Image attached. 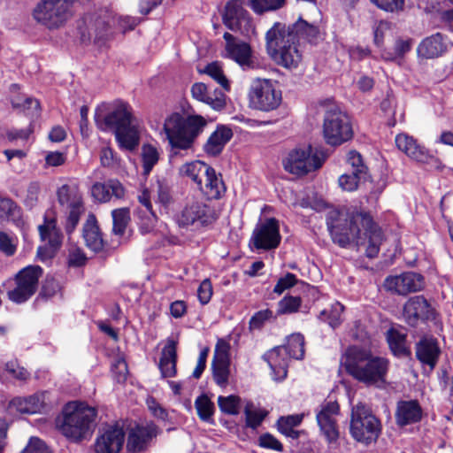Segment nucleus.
<instances>
[{
    "mask_svg": "<svg viewBox=\"0 0 453 453\" xmlns=\"http://www.w3.org/2000/svg\"><path fill=\"white\" fill-rule=\"evenodd\" d=\"M40 239L42 242L37 250V257L42 261L52 258L62 246L63 234L57 226L54 216L45 214L44 221L38 226Z\"/></svg>",
    "mask_w": 453,
    "mask_h": 453,
    "instance_id": "obj_14",
    "label": "nucleus"
},
{
    "mask_svg": "<svg viewBox=\"0 0 453 453\" xmlns=\"http://www.w3.org/2000/svg\"><path fill=\"white\" fill-rule=\"evenodd\" d=\"M111 372L118 382H123L128 372L127 365L122 357H118L111 365Z\"/></svg>",
    "mask_w": 453,
    "mask_h": 453,
    "instance_id": "obj_61",
    "label": "nucleus"
},
{
    "mask_svg": "<svg viewBox=\"0 0 453 453\" xmlns=\"http://www.w3.org/2000/svg\"><path fill=\"white\" fill-rule=\"evenodd\" d=\"M297 282V279L295 274L288 273L284 277L278 280L276 285L273 288V292L281 295L285 290L292 288Z\"/></svg>",
    "mask_w": 453,
    "mask_h": 453,
    "instance_id": "obj_62",
    "label": "nucleus"
},
{
    "mask_svg": "<svg viewBox=\"0 0 453 453\" xmlns=\"http://www.w3.org/2000/svg\"><path fill=\"white\" fill-rule=\"evenodd\" d=\"M248 96L252 108L266 112L276 110L282 101L281 91L276 82L270 79L253 80Z\"/></svg>",
    "mask_w": 453,
    "mask_h": 453,
    "instance_id": "obj_10",
    "label": "nucleus"
},
{
    "mask_svg": "<svg viewBox=\"0 0 453 453\" xmlns=\"http://www.w3.org/2000/svg\"><path fill=\"white\" fill-rule=\"evenodd\" d=\"M341 363L348 373L360 382L378 388L386 383L389 361L385 357L373 356L366 349L349 347Z\"/></svg>",
    "mask_w": 453,
    "mask_h": 453,
    "instance_id": "obj_3",
    "label": "nucleus"
},
{
    "mask_svg": "<svg viewBox=\"0 0 453 453\" xmlns=\"http://www.w3.org/2000/svg\"><path fill=\"white\" fill-rule=\"evenodd\" d=\"M218 404L222 412L228 415H235L239 411L240 398L234 395L219 396Z\"/></svg>",
    "mask_w": 453,
    "mask_h": 453,
    "instance_id": "obj_52",
    "label": "nucleus"
},
{
    "mask_svg": "<svg viewBox=\"0 0 453 453\" xmlns=\"http://www.w3.org/2000/svg\"><path fill=\"white\" fill-rule=\"evenodd\" d=\"M218 216L213 208L202 200L190 199L174 215V221L180 228L202 233L209 228Z\"/></svg>",
    "mask_w": 453,
    "mask_h": 453,
    "instance_id": "obj_7",
    "label": "nucleus"
},
{
    "mask_svg": "<svg viewBox=\"0 0 453 453\" xmlns=\"http://www.w3.org/2000/svg\"><path fill=\"white\" fill-rule=\"evenodd\" d=\"M390 24L386 21H380L373 29V41L377 47H382L384 39L390 33Z\"/></svg>",
    "mask_w": 453,
    "mask_h": 453,
    "instance_id": "obj_60",
    "label": "nucleus"
},
{
    "mask_svg": "<svg viewBox=\"0 0 453 453\" xmlns=\"http://www.w3.org/2000/svg\"><path fill=\"white\" fill-rule=\"evenodd\" d=\"M100 162L104 167L114 168L119 165V159L111 148L104 146L100 150Z\"/></svg>",
    "mask_w": 453,
    "mask_h": 453,
    "instance_id": "obj_57",
    "label": "nucleus"
},
{
    "mask_svg": "<svg viewBox=\"0 0 453 453\" xmlns=\"http://www.w3.org/2000/svg\"><path fill=\"white\" fill-rule=\"evenodd\" d=\"M302 419V415L281 417L277 423L278 430L288 437L297 438L298 434L294 430V427L300 425Z\"/></svg>",
    "mask_w": 453,
    "mask_h": 453,
    "instance_id": "obj_42",
    "label": "nucleus"
},
{
    "mask_svg": "<svg viewBox=\"0 0 453 453\" xmlns=\"http://www.w3.org/2000/svg\"><path fill=\"white\" fill-rule=\"evenodd\" d=\"M206 125V119L201 115L192 114L185 118L179 112H173L166 116L162 134L171 147V157L176 156L179 150L191 149Z\"/></svg>",
    "mask_w": 453,
    "mask_h": 453,
    "instance_id": "obj_4",
    "label": "nucleus"
},
{
    "mask_svg": "<svg viewBox=\"0 0 453 453\" xmlns=\"http://www.w3.org/2000/svg\"><path fill=\"white\" fill-rule=\"evenodd\" d=\"M197 188L208 199H219L226 191L221 176L218 175L215 170L210 165L207 173H204L201 180V184L197 186Z\"/></svg>",
    "mask_w": 453,
    "mask_h": 453,
    "instance_id": "obj_26",
    "label": "nucleus"
},
{
    "mask_svg": "<svg viewBox=\"0 0 453 453\" xmlns=\"http://www.w3.org/2000/svg\"><path fill=\"white\" fill-rule=\"evenodd\" d=\"M73 0H41L33 11L34 19L50 29L62 27L73 14Z\"/></svg>",
    "mask_w": 453,
    "mask_h": 453,
    "instance_id": "obj_9",
    "label": "nucleus"
},
{
    "mask_svg": "<svg viewBox=\"0 0 453 453\" xmlns=\"http://www.w3.org/2000/svg\"><path fill=\"white\" fill-rule=\"evenodd\" d=\"M111 216L113 220V232L116 234H123L130 219L129 210L127 208L113 210Z\"/></svg>",
    "mask_w": 453,
    "mask_h": 453,
    "instance_id": "obj_50",
    "label": "nucleus"
},
{
    "mask_svg": "<svg viewBox=\"0 0 453 453\" xmlns=\"http://www.w3.org/2000/svg\"><path fill=\"white\" fill-rule=\"evenodd\" d=\"M125 441L122 428L111 426L105 429L96 440V453H119Z\"/></svg>",
    "mask_w": 453,
    "mask_h": 453,
    "instance_id": "obj_22",
    "label": "nucleus"
},
{
    "mask_svg": "<svg viewBox=\"0 0 453 453\" xmlns=\"http://www.w3.org/2000/svg\"><path fill=\"white\" fill-rule=\"evenodd\" d=\"M12 106L20 109L31 117H35L39 113L40 104L36 99L27 97L23 100L13 101Z\"/></svg>",
    "mask_w": 453,
    "mask_h": 453,
    "instance_id": "obj_54",
    "label": "nucleus"
},
{
    "mask_svg": "<svg viewBox=\"0 0 453 453\" xmlns=\"http://www.w3.org/2000/svg\"><path fill=\"white\" fill-rule=\"evenodd\" d=\"M143 175H149L154 165L157 163L159 154L157 150L150 144L142 146V151Z\"/></svg>",
    "mask_w": 453,
    "mask_h": 453,
    "instance_id": "obj_45",
    "label": "nucleus"
},
{
    "mask_svg": "<svg viewBox=\"0 0 453 453\" xmlns=\"http://www.w3.org/2000/svg\"><path fill=\"white\" fill-rule=\"evenodd\" d=\"M323 136L331 146H339L353 136V130L349 117L337 107H330L324 118Z\"/></svg>",
    "mask_w": 453,
    "mask_h": 453,
    "instance_id": "obj_11",
    "label": "nucleus"
},
{
    "mask_svg": "<svg viewBox=\"0 0 453 453\" xmlns=\"http://www.w3.org/2000/svg\"><path fill=\"white\" fill-rule=\"evenodd\" d=\"M230 361H212L213 378L219 386H225L228 381Z\"/></svg>",
    "mask_w": 453,
    "mask_h": 453,
    "instance_id": "obj_51",
    "label": "nucleus"
},
{
    "mask_svg": "<svg viewBox=\"0 0 453 453\" xmlns=\"http://www.w3.org/2000/svg\"><path fill=\"white\" fill-rule=\"evenodd\" d=\"M223 22L230 30L240 31L244 35L255 34L252 19L239 0H231L226 4Z\"/></svg>",
    "mask_w": 453,
    "mask_h": 453,
    "instance_id": "obj_17",
    "label": "nucleus"
},
{
    "mask_svg": "<svg viewBox=\"0 0 453 453\" xmlns=\"http://www.w3.org/2000/svg\"><path fill=\"white\" fill-rule=\"evenodd\" d=\"M422 410L415 400L400 401L395 411V421L397 425L403 426L416 423L421 419Z\"/></svg>",
    "mask_w": 453,
    "mask_h": 453,
    "instance_id": "obj_30",
    "label": "nucleus"
},
{
    "mask_svg": "<svg viewBox=\"0 0 453 453\" xmlns=\"http://www.w3.org/2000/svg\"><path fill=\"white\" fill-rule=\"evenodd\" d=\"M84 22L88 27V36H94L95 40L100 41L106 39L111 33V24L115 23V18L104 13V16H88Z\"/></svg>",
    "mask_w": 453,
    "mask_h": 453,
    "instance_id": "obj_28",
    "label": "nucleus"
},
{
    "mask_svg": "<svg viewBox=\"0 0 453 453\" xmlns=\"http://www.w3.org/2000/svg\"><path fill=\"white\" fill-rule=\"evenodd\" d=\"M20 208L10 198L0 197V223L7 220L19 221Z\"/></svg>",
    "mask_w": 453,
    "mask_h": 453,
    "instance_id": "obj_41",
    "label": "nucleus"
},
{
    "mask_svg": "<svg viewBox=\"0 0 453 453\" xmlns=\"http://www.w3.org/2000/svg\"><path fill=\"white\" fill-rule=\"evenodd\" d=\"M287 27L291 30L298 41L300 38H305L310 42H315L319 35L318 27L309 24L303 19H299L294 24L287 25Z\"/></svg>",
    "mask_w": 453,
    "mask_h": 453,
    "instance_id": "obj_39",
    "label": "nucleus"
},
{
    "mask_svg": "<svg viewBox=\"0 0 453 453\" xmlns=\"http://www.w3.org/2000/svg\"><path fill=\"white\" fill-rule=\"evenodd\" d=\"M395 145L399 150L403 152L410 158L419 162L428 163L434 158L429 151L412 137L407 134H399L395 139Z\"/></svg>",
    "mask_w": 453,
    "mask_h": 453,
    "instance_id": "obj_23",
    "label": "nucleus"
},
{
    "mask_svg": "<svg viewBox=\"0 0 453 453\" xmlns=\"http://www.w3.org/2000/svg\"><path fill=\"white\" fill-rule=\"evenodd\" d=\"M209 165L200 160L187 162L180 165L178 173L181 178L188 179L196 187L201 184V180L207 173Z\"/></svg>",
    "mask_w": 453,
    "mask_h": 453,
    "instance_id": "obj_37",
    "label": "nucleus"
},
{
    "mask_svg": "<svg viewBox=\"0 0 453 453\" xmlns=\"http://www.w3.org/2000/svg\"><path fill=\"white\" fill-rule=\"evenodd\" d=\"M195 406L199 418L203 421H209L214 412V404L205 395H199L195 402Z\"/></svg>",
    "mask_w": 453,
    "mask_h": 453,
    "instance_id": "obj_49",
    "label": "nucleus"
},
{
    "mask_svg": "<svg viewBox=\"0 0 453 453\" xmlns=\"http://www.w3.org/2000/svg\"><path fill=\"white\" fill-rule=\"evenodd\" d=\"M58 202L67 214L65 229L68 233L74 230L84 212L82 196L76 185L64 184L58 188Z\"/></svg>",
    "mask_w": 453,
    "mask_h": 453,
    "instance_id": "obj_13",
    "label": "nucleus"
},
{
    "mask_svg": "<svg viewBox=\"0 0 453 453\" xmlns=\"http://www.w3.org/2000/svg\"><path fill=\"white\" fill-rule=\"evenodd\" d=\"M268 56L286 69H296L303 60L299 41L285 23L275 22L265 33Z\"/></svg>",
    "mask_w": 453,
    "mask_h": 453,
    "instance_id": "obj_5",
    "label": "nucleus"
},
{
    "mask_svg": "<svg viewBox=\"0 0 453 453\" xmlns=\"http://www.w3.org/2000/svg\"><path fill=\"white\" fill-rule=\"evenodd\" d=\"M96 414V410L84 402H69L57 418L56 426L67 439L79 441L92 432Z\"/></svg>",
    "mask_w": 453,
    "mask_h": 453,
    "instance_id": "obj_6",
    "label": "nucleus"
},
{
    "mask_svg": "<svg viewBox=\"0 0 453 453\" xmlns=\"http://www.w3.org/2000/svg\"><path fill=\"white\" fill-rule=\"evenodd\" d=\"M325 162L322 152L312 151L311 146L291 150L283 161L284 169L295 175H305L320 168Z\"/></svg>",
    "mask_w": 453,
    "mask_h": 453,
    "instance_id": "obj_12",
    "label": "nucleus"
},
{
    "mask_svg": "<svg viewBox=\"0 0 453 453\" xmlns=\"http://www.w3.org/2000/svg\"><path fill=\"white\" fill-rule=\"evenodd\" d=\"M343 311V306L335 302L330 307V309L323 310L319 314V319L326 321L333 328L338 326L342 322V313Z\"/></svg>",
    "mask_w": 453,
    "mask_h": 453,
    "instance_id": "obj_44",
    "label": "nucleus"
},
{
    "mask_svg": "<svg viewBox=\"0 0 453 453\" xmlns=\"http://www.w3.org/2000/svg\"><path fill=\"white\" fill-rule=\"evenodd\" d=\"M446 50V43L439 33L425 38L418 46V57L434 58L440 57Z\"/></svg>",
    "mask_w": 453,
    "mask_h": 453,
    "instance_id": "obj_34",
    "label": "nucleus"
},
{
    "mask_svg": "<svg viewBox=\"0 0 453 453\" xmlns=\"http://www.w3.org/2000/svg\"><path fill=\"white\" fill-rule=\"evenodd\" d=\"M233 136L232 130L226 126H218L210 135L203 146L204 151L210 156H218Z\"/></svg>",
    "mask_w": 453,
    "mask_h": 453,
    "instance_id": "obj_33",
    "label": "nucleus"
},
{
    "mask_svg": "<svg viewBox=\"0 0 453 453\" xmlns=\"http://www.w3.org/2000/svg\"><path fill=\"white\" fill-rule=\"evenodd\" d=\"M42 269L39 265H28L20 270L16 277V287L8 291V297L16 303H22L28 300L38 287Z\"/></svg>",
    "mask_w": 453,
    "mask_h": 453,
    "instance_id": "obj_15",
    "label": "nucleus"
},
{
    "mask_svg": "<svg viewBox=\"0 0 453 453\" xmlns=\"http://www.w3.org/2000/svg\"><path fill=\"white\" fill-rule=\"evenodd\" d=\"M21 453H50L45 442L38 437H31Z\"/></svg>",
    "mask_w": 453,
    "mask_h": 453,
    "instance_id": "obj_64",
    "label": "nucleus"
},
{
    "mask_svg": "<svg viewBox=\"0 0 453 453\" xmlns=\"http://www.w3.org/2000/svg\"><path fill=\"white\" fill-rule=\"evenodd\" d=\"M387 341L394 355L401 356L408 353L406 333L403 328H390L387 333Z\"/></svg>",
    "mask_w": 453,
    "mask_h": 453,
    "instance_id": "obj_38",
    "label": "nucleus"
},
{
    "mask_svg": "<svg viewBox=\"0 0 453 453\" xmlns=\"http://www.w3.org/2000/svg\"><path fill=\"white\" fill-rule=\"evenodd\" d=\"M46 392H41L28 397H16L11 401L10 408L26 414L41 412L46 405Z\"/></svg>",
    "mask_w": 453,
    "mask_h": 453,
    "instance_id": "obj_27",
    "label": "nucleus"
},
{
    "mask_svg": "<svg viewBox=\"0 0 453 453\" xmlns=\"http://www.w3.org/2000/svg\"><path fill=\"white\" fill-rule=\"evenodd\" d=\"M326 226L333 242L340 247L364 245L368 239L366 256L374 257L378 255L382 232L369 215L331 210L326 216Z\"/></svg>",
    "mask_w": 453,
    "mask_h": 453,
    "instance_id": "obj_1",
    "label": "nucleus"
},
{
    "mask_svg": "<svg viewBox=\"0 0 453 453\" xmlns=\"http://www.w3.org/2000/svg\"><path fill=\"white\" fill-rule=\"evenodd\" d=\"M87 257L82 249L72 246L68 250L67 264L70 267H80L86 264Z\"/></svg>",
    "mask_w": 453,
    "mask_h": 453,
    "instance_id": "obj_55",
    "label": "nucleus"
},
{
    "mask_svg": "<svg viewBox=\"0 0 453 453\" xmlns=\"http://www.w3.org/2000/svg\"><path fill=\"white\" fill-rule=\"evenodd\" d=\"M244 413L246 417V425L252 429L258 427L267 415L265 411L253 408L249 405L246 406Z\"/></svg>",
    "mask_w": 453,
    "mask_h": 453,
    "instance_id": "obj_53",
    "label": "nucleus"
},
{
    "mask_svg": "<svg viewBox=\"0 0 453 453\" xmlns=\"http://www.w3.org/2000/svg\"><path fill=\"white\" fill-rule=\"evenodd\" d=\"M16 239L5 232L0 231V250L7 256H12L16 251Z\"/></svg>",
    "mask_w": 453,
    "mask_h": 453,
    "instance_id": "obj_59",
    "label": "nucleus"
},
{
    "mask_svg": "<svg viewBox=\"0 0 453 453\" xmlns=\"http://www.w3.org/2000/svg\"><path fill=\"white\" fill-rule=\"evenodd\" d=\"M280 240L279 222L271 218L256 226L250 243L257 250H270L276 249L280 245Z\"/></svg>",
    "mask_w": 453,
    "mask_h": 453,
    "instance_id": "obj_16",
    "label": "nucleus"
},
{
    "mask_svg": "<svg viewBox=\"0 0 453 453\" xmlns=\"http://www.w3.org/2000/svg\"><path fill=\"white\" fill-rule=\"evenodd\" d=\"M82 236L86 246L91 250L99 252L103 250L104 240L94 215L88 217L83 226Z\"/></svg>",
    "mask_w": 453,
    "mask_h": 453,
    "instance_id": "obj_35",
    "label": "nucleus"
},
{
    "mask_svg": "<svg viewBox=\"0 0 453 453\" xmlns=\"http://www.w3.org/2000/svg\"><path fill=\"white\" fill-rule=\"evenodd\" d=\"M124 195V187L116 180L106 183L96 182L91 188V196L100 203L109 202L112 197L120 199Z\"/></svg>",
    "mask_w": 453,
    "mask_h": 453,
    "instance_id": "obj_29",
    "label": "nucleus"
},
{
    "mask_svg": "<svg viewBox=\"0 0 453 453\" xmlns=\"http://www.w3.org/2000/svg\"><path fill=\"white\" fill-rule=\"evenodd\" d=\"M177 342L168 339L162 349L158 369L162 378H173L177 373Z\"/></svg>",
    "mask_w": 453,
    "mask_h": 453,
    "instance_id": "obj_25",
    "label": "nucleus"
},
{
    "mask_svg": "<svg viewBox=\"0 0 453 453\" xmlns=\"http://www.w3.org/2000/svg\"><path fill=\"white\" fill-rule=\"evenodd\" d=\"M95 122L101 131L112 132L121 149L133 150L139 145L137 119L127 103L116 100L101 104L96 110Z\"/></svg>",
    "mask_w": 453,
    "mask_h": 453,
    "instance_id": "obj_2",
    "label": "nucleus"
},
{
    "mask_svg": "<svg viewBox=\"0 0 453 453\" xmlns=\"http://www.w3.org/2000/svg\"><path fill=\"white\" fill-rule=\"evenodd\" d=\"M213 289L211 282L209 279L203 280L197 289V297L201 304H207L211 296H212Z\"/></svg>",
    "mask_w": 453,
    "mask_h": 453,
    "instance_id": "obj_63",
    "label": "nucleus"
},
{
    "mask_svg": "<svg viewBox=\"0 0 453 453\" xmlns=\"http://www.w3.org/2000/svg\"><path fill=\"white\" fill-rule=\"evenodd\" d=\"M283 347L277 346L267 351L263 358L272 370V377L274 380L281 381L286 379L289 357L286 355Z\"/></svg>",
    "mask_w": 453,
    "mask_h": 453,
    "instance_id": "obj_24",
    "label": "nucleus"
},
{
    "mask_svg": "<svg viewBox=\"0 0 453 453\" xmlns=\"http://www.w3.org/2000/svg\"><path fill=\"white\" fill-rule=\"evenodd\" d=\"M223 37L226 41L224 57L234 60L243 71L253 70L257 67V63L253 57L249 43L237 41L233 35L227 32L224 34Z\"/></svg>",
    "mask_w": 453,
    "mask_h": 453,
    "instance_id": "obj_18",
    "label": "nucleus"
},
{
    "mask_svg": "<svg viewBox=\"0 0 453 453\" xmlns=\"http://www.w3.org/2000/svg\"><path fill=\"white\" fill-rule=\"evenodd\" d=\"M204 73L218 82L226 91L230 90V82L224 73L222 65L219 62L209 64L205 67Z\"/></svg>",
    "mask_w": 453,
    "mask_h": 453,
    "instance_id": "obj_47",
    "label": "nucleus"
},
{
    "mask_svg": "<svg viewBox=\"0 0 453 453\" xmlns=\"http://www.w3.org/2000/svg\"><path fill=\"white\" fill-rule=\"evenodd\" d=\"M365 179V176L351 172L342 174L338 179V184L343 191L353 192L357 189L359 183Z\"/></svg>",
    "mask_w": 453,
    "mask_h": 453,
    "instance_id": "obj_48",
    "label": "nucleus"
},
{
    "mask_svg": "<svg viewBox=\"0 0 453 453\" xmlns=\"http://www.w3.org/2000/svg\"><path fill=\"white\" fill-rule=\"evenodd\" d=\"M349 430L356 441L368 444L379 437L381 425L369 406L357 403L351 409Z\"/></svg>",
    "mask_w": 453,
    "mask_h": 453,
    "instance_id": "obj_8",
    "label": "nucleus"
},
{
    "mask_svg": "<svg viewBox=\"0 0 453 453\" xmlns=\"http://www.w3.org/2000/svg\"><path fill=\"white\" fill-rule=\"evenodd\" d=\"M429 314V304L420 296H414L407 301L403 308L406 321L414 326L418 319H426Z\"/></svg>",
    "mask_w": 453,
    "mask_h": 453,
    "instance_id": "obj_31",
    "label": "nucleus"
},
{
    "mask_svg": "<svg viewBox=\"0 0 453 453\" xmlns=\"http://www.w3.org/2000/svg\"><path fill=\"white\" fill-rule=\"evenodd\" d=\"M412 45V39L398 38L392 49H381L380 57L385 61L400 63L405 55L411 51Z\"/></svg>",
    "mask_w": 453,
    "mask_h": 453,
    "instance_id": "obj_36",
    "label": "nucleus"
},
{
    "mask_svg": "<svg viewBox=\"0 0 453 453\" xmlns=\"http://www.w3.org/2000/svg\"><path fill=\"white\" fill-rule=\"evenodd\" d=\"M422 275L408 272L399 275H390L385 279L384 288L390 292L398 295H407L411 292H417L424 287Z\"/></svg>",
    "mask_w": 453,
    "mask_h": 453,
    "instance_id": "obj_20",
    "label": "nucleus"
},
{
    "mask_svg": "<svg viewBox=\"0 0 453 453\" xmlns=\"http://www.w3.org/2000/svg\"><path fill=\"white\" fill-rule=\"evenodd\" d=\"M339 405L336 402L324 403L317 411V423L321 433L329 442L335 441L339 437L337 417Z\"/></svg>",
    "mask_w": 453,
    "mask_h": 453,
    "instance_id": "obj_19",
    "label": "nucleus"
},
{
    "mask_svg": "<svg viewBox=\"0 0 453 453\" xmlns=\"http://www.w3.org/2000/svg\"><path fill=\"white\" fill-rule=\"evenodd\" d=\"M41 191L40 184L36 181L31 182L27 189V193L24 198L25 205L32 209L34 208L39 200V195Z\"/></svg>",
    "mask_w": 453,
    "mask_h": 453,
    "instance_id": "obj_58",
    "label": "nucleus"
},
{
    "mask_svg": "<svg viewBox=\"0 0 453 453\" xmlns=\"http://www.w3.org/2000/svg\"><path fill=\"white\" fill-rule=\"evenodd\" d=\"M250 8L257 14L273 12L284 6L286 0H248Z\"/></svg>",
    "mask_w": 453,
    "mask_h": 453,
    "instance_id": "obj_46",
    "label": "nucleus"
},
{
    "mask_svg": "<svg viewBox=\"0 0 453 453\" xmlns=\"http://www.w3.org/2000/svg\"><path fill=\"white\" fill-rule=\"evenodd\" d=\"M301 305L302 298L300 296H286L277 303L276 316L296 313Z\"/></svg>",
    "mask_w": 453,
    "mask_h": 453,
    "instance_id": "obj_43",
    "label": "nucleus"
},
{
    "mask_svg": "<svg viewBox=\"0 0 453 453\" xmlns=\"http://www.w3.org/2000/svg\"><path fill=\"white\" fill-rule=\"evenodd\" d=\"M286 349V355L289 359H302L304 356V338L301 334H293L287 338V342L282 346Z\"/></svg>",
    "mask_w": 453,
    "mask_h": 453,
    "instance_id": "obj_40",
    "label": "nucleus"
},
{
    "mask_svg": "<svg viewBox=\"0 0 453 453\" xmlns=\"http://www.w3.org/2000/svg\"><path fill=\"white\" fill-rule=\"evenodd\" d=\"M348 163L351 165L353 173L367 177V167L364 165L361 155L356 150L348 153Z\"/></svg>",
    "mask_w": 453,
    "mask_h": 453,
    "instance_id": "obj_56",
    "label": "nucleus"
},
{
    "mask_svg": "<svg viewBox=\"0 0 453 453\" xmlns=\"http://www.w3.org/2000/svg\"><path fill=\"white\" fill-rule=\"evenodd\" d=\"M159 433V428L152 422L136 425L128 433L127 450L130 452H140L145 449Z\"/></svg>",
    "mask_w": 453,
    "mask_h": 453,
    "instance_id": "obj_21",
    "label": "nucleus"
},
{
    "mask_svg": "<svg viewBox=\"0 0 453 453\" xmlns=\"http://www.w3.org/2000/svg\"><path fill=\"white\" fill-rule=\"evenodd\" d=\"M440 355V348L437 341L434 338L425 337L416 346V356L423 364L433 369Z\"/></svg>",
    "mask_w": 453,
    "mask_h": 453,
    "instance_id": "obj_32",
    "label": "nucleus"
}]
</instances>
